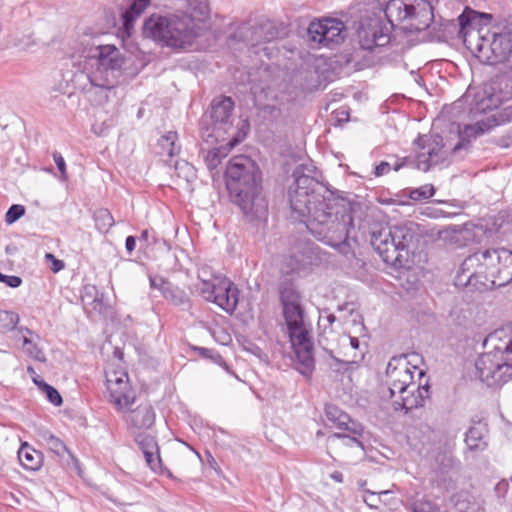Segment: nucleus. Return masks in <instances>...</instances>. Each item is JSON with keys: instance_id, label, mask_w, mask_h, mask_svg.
I'll return each mask as SVG.
<instances>
[{"instance_id": "1", "label": "nucleus", "mask_w": 512, "mask_h": 512, "mask_svg": "<svg viewBox=\"0 0 512 512\" xmlns=\"http://www.w3.org/2000/svg\"><path fill=\"white\" fill-rule=\"evenodd\" d=\"M316 173L311 163L295 168L294 182L289 187L290 207L318 240L346 253L354 229L351 205L323 187Z\"/></svg>"}, {"instance_id": "2", "label": "nucleus", "mask_w": 512, "mask_h": 512, "mask_svg": "<svg viewBox=\"0 0 512 512\" xmlns=\"http://www.w3.org/2000/svg\"><path fill=\"white\" fill-rule=\"evenodd\" d=\"M433 7L429 0H389L383 15L373 14L361 19L357 30L362 49L372 51L390 43L392 30L404 24L410 32L423 31L433 22Z\"/></svg>"}, {"instance_id": "3", "label": "nucleus", "mask_w": 512, "mask_h": 512, "mask_svg": "<svg viewBox=\"0 0 512 512\" xmlns=\"http://www.w3.org/2000/svg\"><path fill=\"white\" fill-rule=\"evenodd\" d=\"M489 46L492 53V57H488L489 62L506 63L511 74L497 75L474 93L468 90L463 99L456 102L457 108H461L463 103L468 104V115L472 119L498 109L501 104L512 102V23L496 34Z\"/></svg>"}, {"instance_id": "4", "label": "nucleus", "mask_w": 512, "mask_h": 512, "mask_svg": "<svg viewBox=\"0 0 512 512\" xmlns=\"http://www.w3.org/2000/svg\"><path fill=\"white\" fill-rule=\"evenodd\" d=\"M226 187L233 203L249 220H265L268 203L262 194L261 172L248 156L230 159L225 171Z\"/></svg>"}, {"instance_id": "5", "label": "nucleus", "mask_w": 512, "mask_h": 512, "mask_svg": "<svg viewBox=\"0 0 512 512\" xmlns=\"http://www.w3.org/2000/svg\"><path fill=\"white\" fill-rule=\"evenodd\" d=\"M209 14L206 2L193 8L192 15H151L143 25V35L163 46L186 49L202 34V22Z\"/></svg>"}, {"instance_id": "6", "label": "nucleus", "mask_w": 512, "mask_h": 512, "mask_svg": "<svg viewBox=\"0 0 512 512\" xmlns=\"http://www.w3.org/2000/svg\"><path fill=\"white\" fill-rule=\"evenodd\" d=\"M279 292L290 342L296 355V369L310 377L315 366L313 342L309 325L304 320L300 295L292 284L286 283L281 284Z\"/></svg>"}, {"instance_id": "7", "label": "nucleus", "mask_w": 512, "mask_h": 512, "mask_svg": "<svg viewBox=\"0 0 512 512\" xmlns=\"http://www.w3.org/2000/svg\"><path fill=\"white\" fill-rule=\"evenodd\" d=\"M414 373L423 375L417 366L410 367L405 356L392 358L386 369V384L389 398L395 410L408 411L422 407L428 398L429 387L414 381Z\"/></svg>"}, {"instance_id": "8", "label": "nucleus", "mask_w": 512, "mask_h": 512, "mask_svg": "<svg viewBox=\"0 0 512 512\" xmlns=\"http://www.w3.org/2000/svg\"><path fill=\"white\" fill-rule=\"evenodd\" d=\"M484 345L491 350L481 354L475 363L479 379L490 387L507 383L512 379V333L495 330Z\"/></svg>"}, {"instance_id": "9", "label": "nucleus", "mask_w": 512, "mask_h": 512, "mask_svg": "<svg viewBox=\"0 0 512 512\" xmlns=\"http://www.w3.org/2000/svg\"><path fill=\"white\" fill-rule=\"evenodd\" d=\"M124 64V57L114 45H100L90 51L83 64V73L86 74L92 87L108 91L114 88L116 73Z\"/></svg>"}, {"instance_id": "10", "label": "nucleus", "mask_w": 512, "mask_h": 512, "mask_svg": "<svg viewBox=\"0 0 512 512\" xmlns=\"http://www.w3.org/2000/svg\"><path fill=\"white\" fill-rule=\"evenodd\" d=\"M415 145L419 148V152L415 159L404 157L397 160L393 165L389 162L382 161L374 169V175L381 177L389 173L391 169L399 171L402 167L411 166L421 171H428L432 166L443 163L447 157V151L440 135H420L415 140Z\"/></svg>"}, {"instance_id": "11", "label": "nucleus", "mask_w": 512, "mask_h": 512, "mask_svg": "<svg viewBox=\"0 0 512 512\" xmlns=\"http://www.w3.org/2000/svg\"><path fill=\"white\" fill-rule=\"evenodd\" d=\"M414 236L412 223L381 227L371 233V245L382 260L391 265L401 264V252L406 250Z\"/></svg>"}, {"instance_id": "12", "label": "nucleus", "mask_w": 512, "mask_h": 512, "mask_svg": "<svg viewBox=\"0 0 512 512\" xmlns=\"http://www.w3.org/2000/svg\"><path fill=\"white\" fill-rule=\"evenodd\" d=\"M200 279L199 292L202 297L217 305L228 314H233L239 302L238 287L226 276L212 275L210 279Z\"/></svg>"}, {"instance_id": "13", "label": "nucleus", "mask_w": 512, "mask_h": 512, "mask_svg": "<svg viewBox=\"0 0 512 512\" xmlns=\"http://www.w3.org/2000/svg\"><path fill=\"white\" fill-rule=\"evenodd\" d=\"M481 273L493 285L504 286L512 281V251L505 248L481 251Z\"/></svg>"}, {"instance_id": "14", "label": "nucleus", "mask_w": 512, "mask_h": 512, "mask_svg": "<svg viewBox=\"0 0 512 512\" xmlns=\"http://www.w3.org/2000/svg\"><path fill=\"white\" fill-rule=\"evenodd\" d=\"M502 106V104L500 105ZM502 111L491 116L477 119L473 124H466L462 128H458V143L452 148V152L456 153L462 149H467L471 139L476 138L494 126L510 122L512 120V102L504 103Z\"/></svg>"}, {"instance_id": "15", "label": "nucleus", "mask_w": 512, "mask_h": 512, "mask_svg": "<svg viewBox=\"0 0 512 512\" xmlns=\"http://www.w3.org/2000/svg\"><path fill=\"white\" fill-rule=\"evenodd\" d=\"M234 102L230 97L221 96L212 100L210 106L211 127L202 131V138L207 143L224 139V134L231 127Z\"/></svg>"}, {"instance_id": "16", "label": "nucleus", "mask_w": 512, "mask_h": 512, "mask_svg": "<svg viewBox=\"0 0 512 512\" xmlns=\"http://www.w3.org/2000/svg\"><path fill=\"white\" fill-rule=\"evenodd\" d=\"M309 40L323 47L340 44L345 39V25L335 18L314 20L309 24Z\"/></svg>"}, {"instance_id": "17", "label": "nucleus", "mask_w": 512, "mask_h": 512, "mask_svg": "<svg viewBox=\"0 0 512 512\" xmlns=\"http://www.w3.org/2000/svg\"><path fill=\"white\" fill-rule=\"evenodd\" d=\"M106 384L109 393V402L112 403L118 411H124L132 406L135 397L129 384L128 374L125 371H111L106 374Z\"/></svg>"}, {"instance_id": "18", "label": "nucleus", "mask_w": 512, "mask_h": 512, "mask_svg": "<svg viewBox=\"0 0 512 512\" xmlns=\"http://www.w3.org/2000/svg\"><path fill=\"white\" fill-rule=\"evenodd\" d=\"M149 283L152 289L160 291L164 299L170 304L180 307L183 310L191 305L188 294L178 286L173 285L168 280L160 276H149Z\"/></svg>"}, {"instance_id": "19", "label": "nucleus", "mask_w": 512, "mask_h": 512, "mask_svg": "<svg viewBox=\"0 0 512 512\" xmlns=\"http://www.w3.org/2000/svg\"><path fill=\"white\" fill-rule=\"evenodd\" d=\"M122 412L124 413L123 420L130 429L147 430L155 423V411L148 402L139 404L135 409H131L129 406Z\"/></svg>"}, {"instance_id": "20", "label": "nucleus", "mask_w": 512, "mask_h": 512, "mask_svg": "<svg viewBox=\"0 0 512 512\" xmlns=\"http://www.w3.org/2000/svg\"><path fill=\"white\" fill-rule=\"evenodd\" d=\"M136 442L144 454L147 465L153 471L159 470L161 468V458L156 439L150 435L139 434L136 436Z\"/></svg>"}, {"instance_id": "21", "label": "nucleus", "mask_w": 512, "mask_h": 512, "mask_svg": "<svg viewBox=\"0 0 512 512\" xmlns=\"http://www.w3.org/2000/svg\"><path fill=\"white\" fill-rule=\"evenodd\" d=\"M128 7L122 13L123 28L129 35L134 27L135 20L149 5V0H127Z\"/></svg>"}, {"instance_id": "22", "label": "nucleus", "mask_w": 512, "mask_h": 512, "mask_svg": "<svg viewBox=\"0 0 512 512\" xmlns=\"http://www.w3.org/2000/svg\"><path fill=\"white\" fill-rule=\"evenodd\" d=\"M18 459L25 469L31 471L40 469L43 462L42 453L27 443L22 444L18 450Z\"/></svg>"}, {"instance_id": "23", "label": "nucleus", "mask_w": 512, "mask_h": 512, "mask_svg": "<svg viewBox=\"0 0 512 512\" xmlns=\"http://www.w3.org/2000/svg\"><path fill=\"white\" fill-rule=\"evenodd\" d=\"M342 430L348 432L347 434L343 433H333L328 437V440L332 439H342L343 444L346 446H353L356 445L360 447L362 450L364 449L363 443L359 440V437L362 436L364 432V427L362 424L354 421L347 425V428H341Z\"/></svg>"}, {"instance_id": "24", "label": "nucleus", "mask_w": 512, "mask_h": 512, "mask_svg": "<svg viewBox=\"0 0 512 512\" xmlns=\"http://www.w3.org/2000/svg\"><path fill=\"white\" fill-rule=\"evenodd\" d=\"M81 300L85 309L90 307L92 311L99 314L106 310V305L103 301V294H100L94 285L84 286Z\"/></svg>"}, {"instance_id": "25", "label": "nucleus", "mask_w": 512, "mask_h": 512, "mask_svg": "<svg viewBox=\"0 0 512 512\" xmlns=\"http://www.w3.org/2000/svg\"><path fill=\"white\" fill-rule=\"evenodd\" d=\"M25 331L27 335L22 337V347L26 355L36 361L46 362L45 353L39 347V335L29 329H25Z\"/></svg>"}, {"instance_id": "26", "label": "nucleus", "mask_w": 512, "mask_h": 512, "mask_svg": "<svg viewBox=\"0 0 512 512\" xmlns=\"http://www.w3.org/2000/svg\"><path fill=\"white\" fill-rule=\"evenodd\" d=\"M486 432L487 429L485 425L481 423L470 427L465 437V443L468 449L471 451H483L487 446V442L485 440Z\"/></svg>"}, {"instance_id": "27", "label": "nucleus", "mask_w": 512, "mask_h": 512, "mask_svg": "<svg viewBox=\"0 0 512 512\" xmlns=\"http://www.w3.org/2000/svg\"><path fill=\"white\" fill-rule=\"evenodd\" d=\"M237 144L235 139L230 140L225 146L215 147L207 151L204 161L207 168L213 171L221 163L222 159L228 155V152Z\"/></svg>"}, {"instance_id": "28", "label": "nucleus", "mask_w": 512, "mask_h": 512, "mask_svg": "<svg viewBox=\"0 0 512 512\" xmlns=\"http://www.w3.org/2000/svg\"><path fill=\"white\" fill-rule=\"evenodd\" d=\"M178 140L177 132L169 131L163 135L158 141L159 151L162 156L173 157L179 153L180 147L176 144Z\"/></svg>"}, {"instance_id": "29", "label": "nucleus", "mask_w": 512, "mask_h": 512, "mask_svg": "<svg viewBox=\"0 0 512 512\" xmlns=\"http://www.w3.org/2000/svg\"><path fill=\"white\" fill-rule=\"evenodd\" d=\"M40 437L45 446L55 455L59 457H63L65 454L72 456L64 442L51 432L43 431L41 432Z\"/></svg>"}, {"instance_id": "30", "label": "nucleus", "mask_w": 512, "mask_h": 512, "mask_svg": "<svg viewBox=\"0 0 512 512\" xmlns=\"http://www.w3.org/2000/svg\"><path fill=\"white\" fill-rule=\"evenodd\" d=\"M482 253L481 251L475 252L469 255L462 263L461 270L462 273H469L467 275V280L471 281V278L477 274L481 275V266H482Z\"/></svg>"}, {"instance_id": "31", "label": "nucleus", "mask_w": 512, "mask_h": 512, "mask_svg": "<svg viewBox=\"0 0 512 512\" xmlns=\"http://www.w3.org/2000/svg\"><path fill=\"white\" fill-rule=\"evenodd\" d=\"M95 227L100 233H107L114 225V218L110 211L105 208L98 209L93 214Z\"/></svg>"}, {"instance_id": "32", "label": "nucleus", "mask_w": 512, "mask_h": 512, "mask_svg": "<svg viewBox=\"0 0 512 512\" xmlns=\"http://www.w3.org/2000/svg\"><path fill=\"white\" fill-rule=\"evenodd\" d=\"M326 416L330 421L335 423L339 429L347 428V425L354 422L348 414L334 405H328L326 407Z\"/></svg>"}, {"instance_id": "33", "label": "nucleus", "mask_w": 512, "mask_h": 512, "mask_svg": "<svg viewBox=\"0 0 512 512\" xmlns=\"http://www.w3.org/2000/svg\"><path fill=\"white\" fill-rule=\"evenodd\" d=\"M348 339H349V345H350L351 349L355 350L356 352L353 354L351 359H347V360L335 359V361L339 365L343 366L345 369L350 364L357 363L358 361L363 359V356H364V352L360 350V341H359V339L357 337H352V336H349Z\"/></svg>"}, {"instance_id": "34", "label": "nucleus", "mask_w": 512, "mask_h": 512, "mask_svg": "<svg viewBox=\"0 0 512 512\" xmlns=\"http://www.w3.org/2000/svg\"><path fill=\"white\" fill-rule=\"evenodd\" d=\"M19 322V315L14 311H0V328L4 331H11L16 328Z\"/></svg>"}, {"instance_id": "35", "label": "nucleus", "mask_w": 512, "mask_h": 512, "mask_svg": "<svg viewBox=\"0 0 512 512\" xmlns=\"http://www.w3.org/2000/svg\"><path fill=\"white\" fill-rule=\"evenodd\" d=\"M435 194L432 184H425L410 191L409 197L414 201H422L431 198Z\"/></svg>"}, {"instance_id": "36", "label": "nucleus", "mask_w": 512, "mask_h": 512, "mask_svg": "<svg viewBox=\"0 0 512 512\" xmlns=\"http://www.w3.org/2000/svg\"><path fill=\"white\" fill-rule=\"evenodd\" d=\"M390 492H391L390 490H384V491H380V492L376 493V492H373V491L367 489V490H364V494H363L362 498H363V501L370 508L378 509L379 504L381 502L380 496L389 494Z\"/></svg>"}, {"instance_id": "37", "label": "nucleus", "mask_w": 512, "mask_h": 512, "mask_svg": "<svg viewBox=\"0 0 512 512\" xmlns=\"http://www.w3.org/2000/svg\"><path fill=\"white\" fill-rule=\"evenodd\" d=\"M476 18V12L471 9H465L462 14L458 16V23L460 26V34L466 36L467 28L471 25L472 20Z\"/></svg>"}, {"instance_id": "38", "label": "nucleus", "mask_w": 512, "mask_h": 512, "mask_svg": "<svg viewBox=\"0 0 512 512\" xmlns=\"http://www.w3.org/2000/svg\"><path fill=\"white\" fill-rule=\"evenodd\" d=\"M435 462L439 470L444 472L453 466L454 459L452 453L448 450H445L435 456Z\"/></svg>"}, {"instance_id": "39", "label": "nucleus", "mask_w": 512, "mask_h": 512, "mask_svg": "<svg viewBox=\"0 0 512 512\" xmlns=\"http://www.w3.org/2000/svg\"><path fill=\"white\" fill-rule=\"evenodd\" d=\"M42 386L41 391L46 395V398L50 403L55 406H60L63 402L60 393L48 383H40Z\"/></svg>"}, {"instance_id": "40", "label": "nucleus", "mask_w": 512, "mask_h": 512, "mask_svg": "<svg viewBox=\"0 0 512 512\" xmlns=\"http://www.w3.org/2000/svg\"><path fill=\"white\" fill-rule=\"evenodd\" d=\"M24 213L25 208L23 205L14 204L6 212L5 221L7 224H12L22 217Z\"/></svg>"}, {"instance_id": "41", "label": "nucleus", "mask_w": 512, "mask_h": 512, "mask_svg": "<svg viewBox=\"0 0 512 512\" xmlns=\"http://www.w3.org/2000/svg\"><path fill=\"white\" fill-rule=\"evenodd\" d=\"M53 159H54V162H55L58 170L61 173L62 178L66 179L67 178L66 163H65L63 156L59 152H55L53 154Z\"/></svg>"}, {"instance_id": "42", "label": "nucleus", "mask_w": 512, "mask_h": 512, "mask_svg": "<svg viewBox=\"0 0 512 512\" xmlns=\"http://www.w3.org/2000/svg\"><path fill=\"white\" fill-rule=\"evenodd\" d=\"M0 282L5 283L7 286H9L11 288H17L21 285L22 279L18 276H14V275L10 276V275L2 274Z\"/></svg>"}, {"instance_id": "43", "label": "nucleus", "mask_w": 512, "mask_h": 512, "mask_svg": "<svg viewBox=\"0 0 512 512\" xmlns=\"http://www.w3.org/2000/svg\"><path fill=\"white\" fill-rule=\"evenodd\" d=\"M46 258L52 261V267L51 270L53 272H59L64 268V262L61 260H58L54 257L52 254H46Z\"/></svg>"}, {"instance_id": "44", "label": "nucleus", "mask_w": 512, "mask_h": 512, "mask_svg": "<svg viewBox=\"0 0 512 512\" xmlns=\"http://www.w3.org/2000/svg\"><path fill=\"white\" fill-rule=\"evenodd\" d=\"M507 488H508V482L503 480V481H500L496 487H495V491L496 493L499 495V496H504V494L506 493L507 491Z\"/></svg>"}, {"instance_id": "45", "label": "nucleus", "mask_w": 512, "mask_h": 512, "mask_svg": "<svg viewBox=\"0 0 512 512\" xmlns=\"http://www.w3.org/2000/svg\"><path fill=\"white\" fill-rule=\"evenodd\" d=\"M136 246V239L133 236H128L125 240V248L126 250L131 253Z\"/></svg>"}, {"instance_id": "46", "label": "nucleus", "mask_w": 512, "mask_h": 512, "mask_svg": "<svg viewBox=\"0 0 512 512\" xmlns=\"http://www.w3.org/2000/svg\"><path fill=\"white\" fill-rule=\"evenodd\" d=\"M331 478L338 482V483H342L343 482V474L339 471H334L332 474H331Z\"/></svg>"}, {"instance_id": "47", "label": "nucleus", "mask_w": 512, "mask_h": 512, "mask_svg": "<svg viewBox=\"0 0 512 512\" xmlns=\"http://www.w3.org/2000/svg\"><path fill=\"white\" fill-rule=\"evenodd\" d=\"M151 235V230L149 229H145L142 231L141 235H140V240L142 241H148L149 237Z\"/></svg>"}, {"instance_id": "48", "label": "nucleus", "mask_w": 512, "mask_h": 512, "mask_svg": "<svg viewBox=\"0 0 512 512\" xmlns=\"http://www.w3.org/2000/svg\"><path fill=\"white\" fill-rule=\"evenodd\" d=\"M32 380H33L34 384L37 385V387L40 390L42 389V386L40 383H46L44 380L40 379V377L37 374L32 377Z\"/></svg>"}, {"instance_id": "49", "label": "nucleus", "mask_w": 512, "mask_h": 512, "mask_svg": "<svg viewBox=\"0 0 512 512\" xmlns=\"http://www.w3.org/2000/svg\"><path fill=\"white\" fill-rule=\"evenodd\" d=\"M325 319L327 320L329 325H332L336 321V317L333 314L327 315Z\"/></svg>"}, {"instance_id": "50", "label": "nucleus", "mask_w": 512, "mask_h": 512, "mask_svg": "<svg viewBox=\"0 0 512 512\" xmlns=\"http://www.w3.org/2000/svg\"><path fill=\"white\" fill-rule=\"evenodd\" d=\"M27 372L31 375V377L36 375V372L32 366L27 367Z\"/></svg>"}, {"instance_id": "51", "label": "nucleus", "mask_w": 512, "mask_h": 512, "mask_svg": "<svg viewBox=\"0 0 512 512\" xmlns=\"http://www.w3.org/2000/svg\"><path fill=\"white\" fill-rule=\"evenodd\" d=\"M511 480H512V476H511Z\"/></svg>"}]
</instances>
